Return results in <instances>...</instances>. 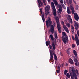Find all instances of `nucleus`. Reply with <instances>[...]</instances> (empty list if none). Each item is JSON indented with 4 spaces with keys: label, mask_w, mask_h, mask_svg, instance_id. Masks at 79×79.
Here are the masks:
<instances>
[{
    "label": "nucleus",
    "mask_w": 79,
    "mask_h": 79,
    "mask_svg": "<svg viewBox=\"0 0 79 79\" xmlns=\"http://www.w3.org/2000/svg\"><path fill=\"white\" fill-rule=\"evenodd\" d=\"M48 20H47L46 21V25L47 28H48L49 27H51L50 28V32H52V34L54 33V30H55V28H54V26L53 25H52V22L51 20V19H50V17H48Z\"/></svg>",
    "instance_id": "obj_1"
},
{
    "label": "nucleus",
    "mask_w": 79,
    "mask_h": 79,
    "mask_svg": "<svg viewBox=\"0 0 79 79\" xmlns=\"http://www.w3.org/2000/svg\"><path fill=\"white\" fill-rule=\"evenodd\" d=\"M62 35L61 36V39L62 41L65 44H66V42H68V36H67V35L64 32H62Z\"/></svg>",
    "instance_id": "obj_2"
},
{
    "label": "nucleus",
    "mask_w": 79,
    "mask_h": 79,
    "mask_svg": "<svg viewBox=\"0 0 79 79\" xmlns=\"http://www.w3.org/2000/svg\"><path fill=\"white\" fill-rule=\"evenodd\" d=\"M55 18L56 22L57 27L59 32V33H61L62 31L61 30V25L59 23V18L58 17H55Z\"/></svg>",
    "instance_id": "obj_3"
},
{
    "label": "nucleus",
    "mask_w": 79,
    "mask_h": 79,
    "mask_svg": "<svg viewBox=\"0 0 79 79\" xmlns=\"http://www.w3.org/2000/svg\"><path fill=\"white\" fill-rule=\"evenodd\" d=\"M53 2L55 5H58L59 9H58V11H59L60 14H61L62 12V6L61 4H58V2H57L56 0H53Z\"/></svg>",
    "instance_id": "obj_4"
},
{
    "label": "nucleus",
    "mask_w": 79,
    "mask_h": 79,
    "mask_svg": "<svg viewBox=\"0 0 79 79\" xmlns=\"http://www.w3.org/2000/svg\"><path fill=\"white\" fill-rule=\"evenodd\" d=\"M73 53L75 55L74 58L73 60L76 63H78V60H77V53L76 50H74L73 51Z\"/></svg>",
    "instance_id": "obj_5"
},
{
    "label": "nucleus",
    "mask_w": 79,
    "mask_h": 79,
    "mask_svg": "<svg viewBox=\"0 0 79 79\" xmlns=\"http://www.w3.org/2000/svg\"><path fill=\"white\" fill-rule=\"evenodd\" d=\"M50 10V6H47L45 7V13L46 16H48V15L49 14L50 11L49 10Z\"/></svg>",
    "instance_id": "obj_6"
},
{
    "label": "nucleus",
    "mask_w": 79,
    "mask_h": 79,
    "mask_svg": "<svg viewBox=\"0 0 79 79\" xmlns=\"http://www.w3.org/2000/svg\"><path fill=\"white\" fill-rule=\"evenodd\" d=\"M50 61L52 62H53L54 60H53V53L52 51L50 50Z\"/></svg>",
    "instance_id": "obj_7"
},
{
    "label": "nucleus",
    "mask_w": 79,
    "mask_h": 79,
    "mask_svg": "<svg viewBox=\"0 0 79 79\" xmlns=\"http://www.w3.org/2000/svg\"><path fill=\"white\" fill-rule=\"evenodd\" d=\"M74 18L76 21H78V20H79V16L76 13H75L74 14Z\"/></svg>",
    "instance_id": "obj_8"
},
{
    "label": "nucleus",
    "mask_w": 79,
    "mask_h": 79,
    "mask_svg": "<svg viewBox=\"0 0 79 79\" xmlns=\"http://www.w3.org/2000/svg\"><path fill=\"white\" fill-rule=\"evenodd\" d=\"M71 77L72 79H77V75L76 73L73 74V75H71Z\"/></svg>",
    "instance_id": "obj_9"
},
{
    "label": "nucleus",
    "mask_w": 79,
    "mask_h": 79,
    "mask_svg": "<svg viewBox=\"0 0 79 79\" xmlns=\"http://www.w3.org/2000/svg\"><path fill=\"white\" fill-rule=\"evenodd\" d=\"M38 3V6H39V8H40L41 6H42L43 5V2H42L41 0H37ZM40 4L41 5H40Z\"/></svg>",
    "instance_id": "obj_10"
},
{
    "label": "nucleus",
    "mask_w": 79,
    "mask_h": 79,
    "mask_svg": "<svg viewBox=\"0 0 79 79\" xmlns=\"http://www.w3.org/2000/svg\"><path fill=\"white\" fill-rule=\"evenodd\" d=\"M79 26V24L77 23V24H74L75 27L76 31H77V30H78Z\"/></svg>",
    "instance_id": "obj_11"
},
{
    "label": "nucleus",
    "mask_w": 79,
    "mask_h": 79,
    "mask_svg": "<svg viewBox=\"0 0 79 79\" xmlns=\"http://www.w3.org/2000/svg\"><path fill=\"white\" fill-rule=\"evenodd\" d=\"M71 71L73 74L75 73V68L74 67H72L71 68Z\"/></svg>",
    "instance_id": "obj_12"
},
{
    "label": "nucleus",
    "mask_w": 79,
    "mask_h": 79,
    "mask_svg": "<svg viewBox=\"0 0 79 79\" xmlns=\"http://www.w3.org/2000/svg\"><path fill=\"white\" fill-rule=\"evenodd\" d=\"M69 63L71 64H74V62H73V60L71 59H69Z\"/></svg>",
    "instance_id": "obj_13"
},
{
    "label": "nucleus",
    "mask_w": 79,
    "mask_h": 79,
    "mask_svg": "<svg viewBox=\"0 0 79 79\" xmlns=\"http://www.w3.org/2000/svg\"><path fill=\"white\" fill-rule=\"evenodd\" d=\"M53 13L54 16H56V9L53 10Z\"/></svg>",
    "instance_id": "obj_14"
},
{
    "label": "nucleus",
    "mask_w": 79,
    "mask_h": 79,
    "mask_svg": "<svg viewBox=\"0 0 79 79\" xmlns=\"http://www.w3.org/2000/svg\"><path fill=\"white\" fill-rule=\"evenodd\" d=\"M63 28L65 31L66 32H67V33H69V30H68V28L66 27H64Z\"/></svg>",
    "instance_id": "obj_15"
},
{
    "label": "nucleus",
    "mask_w": 79,
    "mask_h": 79,
    "mask_svg": "<svg viewBox=\"0 0 79 79\" xmlns=\"http://www.w3.org/2000/svg\"><path fill=\"white\" fill-rule=\"evenodd\" d=\"M53 55H54L55 60L56 61L57 60H58V58H57V56H56V54H55V53H53Z\"/></svg>",
    "instance_id": "obj_16"
},
{
    "label": "nucleus",
    "mask_w": 79,
    "mask_h": 79,
    "mask_svg": "<svg viewBox=\"0 0 79 79\" xmlns=\"http://www.w3.org/2000/svg\"><path fill=\"white\" fill-rule=\"evenodd\" d=\"M52 45L53 47V49H54V50H55V49H56V46H55V43L53 42L52 43Z\"/></svg>",
    "instance_id": "obj_17"
},
{
    "label": "nucleus",
    "mask_w": 79,
    "mask_h": 79,
    "mask_svg": "<svg viewBox=\"0 0 79 79\" xmlns=\"http://www.w3.org/2000/svg\"><path fill=\"white\" fill-rule=\"evenodd\" d=\"M42 18V20L44 23V22L45 21V17H44V14H43Z\"/></svg>",
    "instance_id": "obj_18"
},
{
    "label": "nucleus",
    "mask_w": 79,
    "mask_h": 79,
    "mask_svg": "<svg viewBox=\"0 0 79 79\" xmlns=\"http://www.w3.org/2000/svg\"><path fill=\"white\" fill-rule=\"evenodd\" d=\"M50 44V41H46V46L48 47V45H49Z\"/></svg>",
    "instance_id": "obj_19"
},
{
    "label": "nucleus",
    "mask_w": 79,
    "mask_h": 79,
    "mask_svg": "<svg viewBox=\"0 0 79 79\" xmlns=\"http://www.w3.org/2000/svg\"><path fill=\"white\" fill-rule=\"evenodd\" d=\"M67 11L68 14H71V11H70V10H69V7H67Z\"/></svg>",
    "instance_id": "obj_20"
},
{
    "label": "nucleus",
    "mask_w": 79,
    "mask_h": 79,
    "mask_svg": "<svg viewBox=\"0 0 79 79\" xmlns=\"http://www.w3.org/2000/svg\"><path fill=\"white\" fill-rule=\"evenodd\" d=\"M75 40H79V39H78V37L77 36V34H75Z\"/></svg>",
    "instance_id": "obj_21"
},
{
    "label": "nucleus",
    "mask_w": 79,
    "mask_h": 79,
    "mask_svg": "<svg viewBox=\"0 0 79 79\" xmlns=\"http://www.w3.org/2000/svg\"><path fill=\"white\" fill-rule=\"evenodd\" d=\"M70 5V9L71 10H74V7L72 6V5Z\"/></svg>",
    "instance_id": "obj_22"
},
{
    "label": "nucleus",
    "mask_w": 79,
    "mask_h": 79,
    "mask_svg": "<svg viewBox=\"0 0 79 79\" xmlns=\"http://www.w3.org/2000/svg\"><path fill=\"white\" fill-rule=\"evenodd\" d=\"M61 23L63 24V28H64V27H66V26L65 25H64V22L63 21H61Z\"/></svg>",
    "instance_id": "obj_23"
},
{
    "label": "nucleus",
    "mask_w": 79,
    "mask_h": 79,
    "mask_svg": "<svg viewBox=\"0 0 79 79\" xmlns=\"http://www.w3.org/2000/svg\"><path fill=\"white\" fill-rule=\"evenodd\" d=\"M75 9H76V10H79V6H78L77 4L75 5Z\"/></svg>",
    "instance_id": "obj_24"
},
{
    "label": "nucleus",
    "mask_w": 79,
    "mask_h": 79,
    "mask_svg": "<svg viewBox=\"0 0 79 79\" xmlns=\"http://www.w3.org/2000/svg\"><path fill=\"white\" fill-rule=\"evenodd\" d=\"M66 77L68 78H70V75L69 73H67L66 74Z\"/></svg>",
    "instance_id": "obj_25"
},
{
    "label": "nucleus",
    "mask_w": 79,
    "mask_h": 79,
    "mask_svg": "<svg viewBox=\"0 0 79 79\" xmlns=\"http://www.w3.org/2000/svg\"><path fill=\"white\" fill-rule=\"evenodd\" d=\"M51 7H52V9L53 10H56V9H55V5H52Z\"/></svg>",
    "instance_id": "obj_26"
},
{
    "label": "nucleus",
    "mask_w": 79,
    "mask_h": 79,
    "mask_svg": "<svg viewBox=\"0 0 79 79\" xmlns=\"http://www.w3.org/2000/svg\"><path fill=\"white\" fill-rule=\"evenodd\" d=\"M65 24L66 26L68 27H70V24L69 23H65Z\"/></svg>",
    "instance_id": "obj_27"
},
{
    "label": "nucleus",
    "mask_w": 79,
    "mask_h": 79,
    "mask_svg": "<svg viewBox=\"0 0 79 79\" xmlns=\"http://www.w3.org/2000/svg\"><path fill=\"white\" fill-rule=\"evenodd\" d=\"M69 22L71 24H73V20H72V19H71V18H70L69 19Z\"/></svg>",
    "instance_id": "obj_28"
},
{
    "label": "nucleus",
    "mask_w": 79,
    "mask_h": 79,
    "mask_svg": "<svg viewBox=\"0 0 79 79\" xmlns=\"http://www.w3.org/2000/svg\"><path fill=\"white\" fill-rule=\"evenodd\" d=\"M54 36L55 39H56L58 38V35H57V34L56 33H55L54 34Z\"/></svg>",
    "instance_id": "obj_29"
},
{
    "label": "nucleus",
    "mask_w": 79,
    "mask_h": 79,
    "mask_svg": "<svg viewBox=\"0 0 79 79\" xmlns=\"http://www.w3.org/2000/svg\"><path fill=\"white\" fill-rule=\"evenodd\" d=\"M61 5H62V7L64 9H66V8L65 6L63 4H61Z\"/></svg>",
    "instance_id": "obj_30"
},
{
    "label": "nucleus",
    "mask_w": 79,
    "mask_h": 79,
    "mask_svg": "<svg viewBox=\"0 0 79 79\" xmlns=\"http://www.w3.org/2000/svg\"><path fill=\"white\" fill-rule=\"evenodd\" d=\"M50 37L51 40H54V39L53 38V35H50Z\"/></svg>",
    "instance_id": "obj_31"
},
{
    "label": "nucleus",
    "mask_w": 79,
    "mask_h": 79,
    "mask_svg": "<svg viewBox=\"0 0 79 79\" xmlns=\"http://www.w3.org/2000/svg\"><path fill=\"white\" fill-rule=\"evenodd\" d=\"M76 43L77 44V45L78 46V45H79V40H76Z\"/></svg>",
    "instance_id": "obj_32"
},
{
    "label": "nucleus",
    "mask_w": 79,
    "mask_h": 79,
    "mask_svg": "<svg viewBox=\"0 0 79 79\" xmlns=\"http://www.w3.org/2000/svg\"><path fill=\"white\" fill-rule=\"evenodd\" d=\"M70 5H71V3H73V1L72 0H69Z\"/></svg>",
    "instance_id": "obj_33"
},
{
    "label": "nucleus",
    "mask_w": 79,
    "mask_h": 79,
    "mask_svg": "<svg viewBox=\"0 0 79 79\" xmlns=\"http://www.w3.org/2000/svg\"><path fill=\"white\" fill-rule=\"evenodd\" d=\"M68 71L67 70H65L64 71V75H66V73H67V72H68Z\"/></svg>",
    "instance_id": "obj_34"
},
{
    "label": "nucleus",
    "mask_w": 79,
    "mask_h": 79,
    "mask_svg": "<svg viewBox=\"0 0 79 79\" xmlns=\"http://www.w3.org/2000/svg\"><path fill=\"white\" fill-rule=\"evenodd\" d=\"M75 72L77 74V75L79 74V72H78V70L77 69H76Z\"/></svg>",
    "instance_id": "obj_35"
},
{
    "label": "nucleus",
    "mask_w": 79,
    "mask_h": 79,
    "mask_svg": "<svg viewBox=\"0 0 79 79\" xmlns=\"http://www.w3.org/2000/svg\"><path fill=\"white\" fill-rule=\"evenodd\" d=\"M66 52L67 53V54H68V55H70V52H69V50H67Z\"/></svg>",
    "instance_id": "obj_36"
},
{
    "label": "nucleus",
    "mask_w": 79,
    "mask_h": 79,
    "mask_svg": "<svg viewBox=\"0 0 79 79\" xmlns=\"http://www.w3.org/2000/svg\"><path fill=\"white\" fill-rule=\"evenodd\" d=\"M72 38L73 40H74V41L75 40V38H74V36L72 35Z\"/></svg>",
    "instance_id": "obj_37"
},
{
    "label": "nucleus",
    "mask_w": 79,
    "mask_h": 79,
    "mask_svg": "<svg viewBox=\"0 0 79 79\" xmlns=\"http://www.w3.org/2000/svg\"><path fill=\"white\" fill-rule=\"evenodd\" d=\"M56 72L57 73H60V70H56Z\"/></svg>",
    "instance_id": "obj_38"
},
{
    "label": "nucleus",
    "mask_w": 79,
    "mask_h": 79,
    "mask_svg": "<svg viewBox=\"0 0 79 79\" xmlns=\"http://www.w3.org/2000/svg\"><path fill=\"white\" fill-rule=\"evenodd\" d=\"M75 12V11L74 10H72V14L74 15V13Z\"/></svg>",
    "instance_id": "obj_39"
},
{
    "label": "nucleus",
    "mask_w": 79,
    "mask_h": 79,
    "mask_svg": "<svg viewBox=\"0 0 79 79\" xmlns=\"http://www.w3.org/2000/svg\"><path fill=\"white\" fill-rule=\"evenodd\" d=\"M60 2L61 3V4H63V1L62 0H61L60 1Z\"/></svg>",
    "instance_id": "obj_40"
},
{
    "label": "nucleus",
    "mask_w": 79,
    "mask_h": 79,
    "mask_svg": "<svg viewBox=\"0 0 79 79\" xmlns=\"http://www.w3.org/2000/svg\"><path fill=\"white\" fill-rule=\"evenodd\" d=\"M57 70H60V67L59 66H57Z\"/></svg>",
    "instance_id": "obj_41"
},
{
    "label": "nucleus",
    "mask_w": 79,
    "mask_h": 79,
    "mask_svg": "<svg viewBox=\"0 0 79 79\" xmlns=\"http://www.w3.org/2000/svg\"><path fill=\"white\" fill-rule=\"evenodd\" d=\"M75 46H76V45H75V44H72V48H74V47H75Z\"/></svg>",
    "instance_id": "obj_42"
},
{
    "label": "nucleus",
    "mask_w": 79,
    "mask_h": 79,
    "mask_svg": "<svg viewBox=\"0 0 79 79\" xmlns=\"http://www.w3.org/2000/svg\"><path fill=\"white\" fill-rule=\"evenodd\" d=\"M40 11L41 13V14H42V9L41 8L40 9Z\"/></svg>",
    "instance_id": "obj_43"
},
{
    "label": "nucleus",
    "mask_w": 79,
    "mask_h": 79,
    "mask_svg": "<svg viewBox=\"0 0 79 79\" xmlns=\"http://www.w3.org/2000/svg\"><path fill=\"white\" fill-rule=\"evenodd\" d=\"M71 29H74V26H73L72 25H71Z\"/></svg>",
    "instance_id": "obj_44"
},
{
    "label": "nucleus",
    "mask_w": 79,
    "mask_h": 79,
    "mask_svg": "<svg viewBox=\"0 0 79 79\" xmlns=\"http://www.w3.org/2000/svg\"><path fill=\"white\" fill-rule=\"evenodd\" d=\"M73 2H74V3H75V5H77V3H76V1L74 0H73Z\"/></svg>",
    "instance_id": "obj_45"
},
{
    "label": "nucleus",
    "mask_w": 79,
    "mask_h": 79,
    "mask_svg": "<svg viewBox=\"0 0 79 79\" xmlns=\"http://www.w3.org/2000/svg\"><path fill=\"white\" fill-rule=\"evenodd\" d=\"M69 74L70 75V76H72V72H71V71H69Z\"/></svg>",
    "instance_id": "obj_46"
},
{
    "label": "nucleus",
    "mask_w": 79,
    "mask_h": 79,
    "mask_svg": "<svg viewBox=\"0 0 79 79\" xmlns=\"http://www.w3.org/2000/svg\"><path fill=\"white\" fill-rule=\"evenodd\" d=\"M71 31L72 32H74V29H72Z\"/></svg>",
    "instance_id": "obj_47"
},
{
    "label": "nucleus",
    "mask_w": 79,
    "mask_h": 79,
    "mask_svg": "<svg viewBox=\"0 0 79 79\" xmlns=\"http://www.w3.org/2000/svg\"><path fill=\"white\" fill-rule=\"evenodd\" d=\"M77 35L78 37H79V31H77Z\"/></svg>",
    "instance_id": "obj_48"
},
{
    "label": "nucleus",
    "mask_w": 79,
    "mask_h": 79,
    "mask_svg": "<svg viewBox=\"0 0 79 79\" xmlns=\"http://www.w3.org/2000/svg\"><path fill=\"white\" fill-rule=\"evenodd\" d=\"M54 3L53 2H52L51 3V5H54Z\"/></svg>",
    "instance_id": "obj_49"
},
{
    "label": "nucleus",
    "mask_w": 79,
    "mask_h": 79,
    "mask_svg": "<svg viewBox=\"0 0 79 79\" xmlns=\"http://www.w3.org/2000/svg\"><path fill=\"white\" fill-rule=\"evenodd\" d=\"M66 3L67 4H69V1L68 0H66Z\"/></svg>",
    "instance_id": "obj_50"
},
{
    "label": "nucleus",
    "mask_w": 79,
    "mask_h": 79,
    "mask_svg": "<svg viewBox=\"0 0 79 79\" xmlns=\"http://www.w3.org/2000/svg\"><path fill=\"white\" fill-rule=\"evenodd\" d=\"M50 49L51 50L52 49V45H50Z\"/></svg>",
    "instance_id": "obj_51"
},
{
    "label": "nucleus",
    "mask_w": 79,
    "mask_h": 79,
    "mask_svg": "<svg viewBox=\"0 0 79 79\" xmlns=\"http://www.w3.org/2000/svg\"><path fill=\"white\" fill-rule=\"evenodd\" d=\"M74 24H77V22H76V21H74Z\"/></svg>",
    "instance_id": "obj_52"
},
{
    "label": "nucleus",
    "mask_w": 79,
    "mask_h": 79,
    "mask_svg": "<svg viewBox=\"0 0 79 79\" xmlns=\"http://www.w3.org/2000/svg\"><path fill=\"white\" fill-rule=\"evenodd\" d=\"M51 0H48V3H50Z\"/></svg>",
    "instance_id": "obj_53"
},
{
    "label": "nucleus",
    "mask_w": 79,
    "mask_h": 79,
    "mask_svg": "<svg viewBox=\"0 0 79 79\" xmlns=\"http://www.w3.org/2000/svg\"><path fill=\"white\" fill-rule=\"evenodd\" d=\"M43 3H45L46 1H45V0H43Z\"/></svg>",
    "instance_id": "obj_54"
},
{
    "label": "nucleus",
    "mask_w": 79,
    "mask_h": 79,
    "mask_svg": "<svg viewBox=\"0 0 79 79\" xmlns=\"http://www.w3.org/2000/svg\"><path fill=\"white\" fill-rule=\"evenodd\" d=\"M68 16L69 18H71V15H69Z\"/></svg>",
    "instance_id": "obj_55"
},
{
    "label": "nucleus",
    "mask_w": 79,
    "mask_h": 79,
    "mask_svg": "<svg viewBox=\"0 0 79 79\" xmlns=\"http://www.w3.org/2000/svg\"><path fill=\"white\" fill-rule=\"evenodd\" d=\"M65 22L66 23H68V21H67V20H65Z\"/></svg>",
    "instance_id": "obj_56"
},
{
    "label": "nucleus",
    "mask_w": 79,
    "mask_h": 79,
    "mask_svg": "<svg viewBox=\"0 0 79 79\" xmlns=\"http://www.w3.org/2000/svg\"><path fill=\"white\" fill-rule=\"evenodd\" d=\"M55 43H56V39H55Z\"/></svg>",
    "instance_id": "obj_57"
},
{
    "label": "nucleus",
    "mask_w": 79,
    "mask_h": 79,
    "mask_svg": "<svg viewBox=\"0 0 79 79\" xmlns=\"http://www.w3.org/2000/svg\"><path fill=\"white\" fill-rule=\"evenodd\" d=\"M64 4L65 5H66V2L64 1Z\"/></svg>",
    "instance_id": "obj_58"
},
{
    "label": "nucleus",
    "mask_w": 79,
    "mask_h": 79,
    "mask_svg": "<svg viewBox=\"0 0 79 79\" xmlns=\"http://www.w3.org/2000/svg\"><path fill=\"white\" fill-rule=\"evenodd\" d=\"M44 5H47V4L46 3H44Z\"/></svg>",
    "instance_id": "obj_59"
},
{
    "label": "nucleus",
    "mask_w": 79,
    "mask_h": 79,
    "mask_svg": "<svg viewBox=\"0 0 79 79\" xmlns=\"http://www.w3.org/2000/svg\"><path fill=\"white\" fill-rule=\"evenodd\" d=\"M61 52H60V55H61Z\"/></svg>",
    "instance_id": "obj_60"
},
{
    "label": "nucleus",
    "mask_w": 79,
    "mask_h": 79,
    "mask_svg": "<svg viewBox=\"0 0 79 79\" xmlns=\"http://www.w3.org/2000/svg\"><path fill=\"white\" fill-rule=\"evenodd\" d=\"M49 16H51V14H49Z\"/></svg>",
    "instance_id": "obj_61"
},
{
    "label": "nucleus",
    "mask_w": 79,
    "mask_h": 79,
    "mask_svg": "<svg viewBox=\"0 0 79 79\" xmlns=\"http://www.w3.org/2000/svg\"><path fill=\"white\" fill-rule=\"evenodd\" d=\"M56 64V62H55Z\"/></svg>",
    "instance_id": "obj_62"
},
{
    "label": "nucleus",
    "mask_w": 79,
    "mask_h": 79,
    "mask_svg": "<svg viewBox=\"0 0 79 79\" xmlns=\"http://www.w3.org/2000/svg\"><path fill=\"white\" fill-rule=\"evenodd\" d=\"M66 79H69L68 78H66Z\"/></svg>",
    "instance_id": "obj_63"
}]
</instances>
